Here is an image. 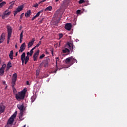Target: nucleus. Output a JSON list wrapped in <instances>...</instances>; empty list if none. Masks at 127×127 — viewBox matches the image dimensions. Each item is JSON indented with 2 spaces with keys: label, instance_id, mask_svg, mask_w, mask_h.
Wrapping results in <instances>:
<instances>
[{
  "label": "nucleus",
  "instance_id": "nucleus-15",
  "mask_svg": "<svg viewBox=\"0 0 127 127\" xmlns=\"http://www.w3.org/2000/svg\"><path fill=\"white\" fill-rule=\"evenodd\" d=\"M4 39H5V34L4 33H3L0 36V44L1 43H2V42H3Z\"/></svg>",
  "mask_w": 127,
  "mask_h": 127
},
{
  "label": "nucleus",
  "instance_id": "nucleus-6",
  "mask_svg": "<svg viewBox=\"0 0 127 127\" xmlns=\"http://www.w3.org/2000/svg\"><path fill=\"white\" fill-rule=\"evenodd\" d=\"M18 109L20 110V113H23L25 111V108H24V104H19L17 105Z\"/></svg>",
  "mask_w": 127,
  "mask_h": 127
},
{
  "label": "nucleus",
  "instance_id": "nucleus-22",
  "mask_svg": "<svg viewBox=\"0 0 127 127\" xmlns=\"http://www.w3.org/2000/svg\"><path fill=\"white\" fill-rule=\"evenodd\" d=\"M71 57V65H73V64L75 63V62H76V63H78V62L77 61V60H76L75 58H73V57Z\"/></svg>",
  "mask_w": 127,
  "mask_h": 127
},
{
  "label": "nucleus",
  "instance_id": "nucleus-30",
  "mask_svg": "<svg viewBox=\"0 0 127 127\" xmlns=\"http://www.w3.org/2000/svg\"><path fill=\"white\" fill-rule=\"evenodd\" d=\"M84 2H85V0H80L79 1V4L84 3Z\"/></svg>",
  "mask_w": 127,
  "mask_h": 127
},
{
  "label": "nucleus",
  "instance_id": "nucleus-25",
  "mask_svg": "<svg viewBox=\"0 0 127 127\" xmlns=\"http://www.w3.org/2000/svg\"><path fill=\"white\" fill-rule=\"evenodd\" d=\"M12 84V88L13 89V92L14 93H15V92H16V89H15V88L14 87V85H15V83H11Z\"/></svg>",
  "mask_w": 127,
  "mask_h": 127
},
{
  "label": "nucleus",
  "instance_id": "nucleus-32",
  "mask_svg": "<svg viewBox=\"0 0 127 127\" xmlns=\"http://www.w3.org/2000/svg\"><path fill=\"white\" fill-rule=\"evenodd\" d=\"M80 13H81V10H77L76 11V14H80Z\"/></svg>",
  "mask_w": 127,
  "mask_h": 127
},
{
  "label": "nucleus",
  "instance_id": "nucleus-55",
  "mask_svg": "<svg viewBox=\"0 0 127 127\" xmlns=\"http://www.w3.org/2000/svg\"><path fill=\"white\" fill-rule=\"evenodd\" d=\"M1 61H0V64H1Z\"/></svg>",
  "mask_w": 127,
  "mask_h": 127
},
{
  "label": "nucleus",
  "instance_id": "nucleus-9",
  "mask_svg": "<svg viewBox=\"0 0 127 127\" xmlns=\"http://www.w3.org/2000/svg\"><path fill=\"white\" fill-rule=\"evenodd\" d=\"M64 28L66 30L70 31V30H71V29H72V24L70 23H66L64 26Z\"/></svg>",
  "mask_w": 127,
  "mask_h": 127
},
{
  "label": "nucleus",
  "instance_id": "nucleus-31",
  "mask_svg": "<svg viewBox=\"0 0 127 127\" xmlns=\"http://www.w3.org/2000/svg\"><path fill=\"white\" fill-rule=\"evenodd\" d=\"M38 5H39V3H36L33 6V7H38Z\"/></svg>",
  "mask_w": 127,
  "mask_h": 127
},
{
  "label": "nucleus",
  "instance_id": "nucleus-33",
  "mask_svg": "<svg viewBox=\"0 0 127 127\" xmlns=\"http://www.w3.org/2000/svg\"><path fill=\"white\" fill-rule=\"evenodd\" d=\"M44 1H46L45 0H43L39 2V4H40V3H42V2H44Z\"/></svg>",
  "mask_w": 127,
  "mask_h": 127
},
{
  "label": "nucleus",
  "instance_id": "nucleus-24",
  "mask_svg": "<svg viewBox=\"0 0 127 127\" xmlns=\"http://www.w3.org/2000/svg\"><path fill=\"white\" fill-rule=\"evenodd\" d=\"M48 10V11H51L52 10V6H50L45 8V11Z\"/></svg>",
  "mask_w": 127,
  "mask_h": 127
},
{
  "label": "nucleus",
  "instance_id": "nucleus-56",
  "mask_svg": "<svg viewBox=\"0 0 127 127\" xmlns=\"http://www.w3.org/2000/svg\"><path fill=\"white\" fill-rule=\"evenodd\" d=\"M2 1V0H0V2H1Z\"/></svg>",
  "mask_w": 127,
  "mask_h": 127
},
{
  "label": "nucleus",
  "instance_id": "nucleus-58",
  "mask_svg": "<svg viewBox=\"0 0 127 127\" xmlns=\"http://www.w3.org/2000/svg\"><path fill=\"white\" fill-rule=\"evenodd\" d=\"M20 19H22V18H20Z\"/></svg>",
  "mask_w": 127,
  "mask_h": 127
},
{
  "label": "nucleus",
  "instance_id": "nucleus-47",
  "mask_svg": "<svg viewBox=\"0 0 127 127\" xmlns=\"http://www.w3.org/2000/svg\"><path fill=\"white\" fill-rule=\"evenodd\" d=\"M27 85H29V82L28 81H27Z\"/></svg>",
  "mask_w": 127,
  "mask_h": 127
},
{
  "label": "nucleus",
  "instance_id": "nucleus-7",
  "mask_svg": "<svg viewBox=\"0 0 127 127\" xmlns=\"http://www.w3.org/2000/svg\"><path fill=\"white\" fill-rule=\"evenodd\" d=\"M23 5H20L14 11V16H15L16 15V14H17L18 12H20V11H21V10H22V9H23Z\"/></svg>",
  "mask_w": 127,
  "mask_h": 127
},
{
  "label": "nucleus",
  "instance_id": "nucleus-44",
  "mask_svg": "<svg viewBox=\"0 0 127 127\" xmlns=\"http://www.w3.org/2000/svg\"><path fill=\"white\" fill-rule=\"evenodd\" d=\"M44 38V36H43L40 39V40H42V39H43Z\"/></svg>",
  "mask_w": 127,
  "mask_h": 127
},
{
  "label": "nucleus",
  "instance_id": "nucleus-40",
  "mask_svg": "<svg viewBox=\"0 0 127 127\" xmlns=\"http://www.w3.org/2000/svg\"><path fill=\"white\" fill-rule=\"evenodd\" d=\"M43 22V18L39 21L40 23H42Z\"/></svg>",
  "mask_w": 127,
  "mask_h": 127
},
{
  "label": "nucleus",
  "instance_id": "nucleus-35",
  "mask_svg": "<svg viewBox=\"0 0 127 127\" xmlns=\"http://www.w3.org/2000/svg\"><path fill=\"white\" fill-rule=\"evenodd\" d=\"M58 61H59V58H58V57L56 58V65H57Z\"/></svg>",
  "mask_w": 127,
  "mask_h": 127
},
{
  "label": "nucleus",
  "instance_id": "nucleus-54",
  "mask_svg": "<svg viewBox=\"0 0 127 127\" xmlns=\"http://www.w3.org/2000/svg\"><path fill=\"white\" fill-rule=\"evenodd\" d=\"M60 21V18L58 20V22Z\"/></svg>",
  "mask_w": 127,
  "mask_h": 127
},
{
  "label": "nucleus",
  "instance_id": "nucleus-18",
  "mask_svg": "<svg viewBox=\"0 0 127 127\" xmlns=\"http://www.w3.org/2000/svg\"><path fill=\"white\" fill-rule=\"evenodd\" d=\"M72 59V57H70L66 59L65 63L66 64H70L71 65V60Z\"/></svg>",
  "mask_w": 127,
  "mask_h": 127
},
{
  "label": "nucleus",
  "instance_id": "nucleus-57",
  "mask_svg": "<svg viewBox=\"0 0 127 127\" xmlns=\"http://www.w3.org/2000/svg\"><path fill=\"white\" fill-rule=\"evenodd\" d=\"M26 127V125H24V126H23V127Z\"/></svg>",
  "mask_w": 127,
  "mask_h": 127
},
{
  "label": "nucleus",
  "instance_id": "nucleus-2",
  "mask_svg": "<svg viewBox=\"0 0 127 127\" xmlns=\"http://www.w3.org/2000/svg\"><path fill=\"white\" fill-rule=\"evenodd\" d=\"M27 92V88H25L20 92H19L18 94H15V98L17 101H21V100H24L25 98V94Z\"/></svg>",
  "mask_w": 127,
  "mask_h": 127
},
{
  "label": "nucleus",
  "instance_id": "nucleus-41",
  "mask_svg": "<svg viewBox=\"0 0 127 127\" xmlns=\"http://www.w3.org/2000/svg\"><path fill=\"white\" fill-rule=\"evenodd\" d=\"M22 42V39L20 38V43H21Z\"/></svg>",
  "mask_w": 127,
  "mask_h": 127
},
{
  "label": "nucleus",
  "instance_id": "nucleus-8",
  "mask_svg": "<svg viewBox=\"0 0 127 127\" xmlns=\"http://www.w3.org/2000/svg\"><path fill=\"white\" fill-rule=\"evenodd\" d=\"M39 52L40 51L39 50H37V51L34 54L33 58L34 61H37V59L38 58V56H39Z\"/></svg>",
  "mask_w": 127,
  "mask_h": 127
},
{
  "label": "nucleus",
  "instance_id": "nucleus-19",
  "mask_svg": "<svg viewBox=\"0 0 127 127\" xmlns=\"http://www.w3.org/2000/svg\"><path fill=\"white\" fill-rule=\"evenodd\" d=\"M31 14V10H29L25 13V16H26V17H29Z\"/></svg>",
  "mask_w": 127,
  "mask_h": 127
},
{
  "label": "nucleus",
  "instance_id": "nucleus-49",
  "mask_svg": "<svg viewBox=\"0 0 127 127\" xmlns=\"http://www.w3.org/2000/svg\"><path fill=\"white\" fill-rule=\"evenodd\" d=\"M32 54H33L30 53V56H32Z\"/></svg>",
  "mask_w": 127,
  "mask_h": 127
},
{
  "label": "nucleus",
  "instance_id": "nucleus-5",
  "mask_svg": "<svg viewBox=\"0 0 127 127\" xmlns=\"http://www.w3.org/2000/svg\"><path fill=\"white\" fill-rule=\"evenodd\" d=\"M7 44H9V41L10 40V38L11 37V33H12V28L9 25H7Z\"/></svg>",
  "mask_w": 127,
  "mask_h": 127
},
{
  "label": "nucleus",
  "instance_id": "nucleus-12",
  "mask_svg": "<svg viewBox=\"0 0 127 127\" xmlns=\"http://www.w3.org/2000/svg\"><path fill=\"white\" fill-rule=\"evenodd\" d=\"M26 47V45H25V43H23L20 47V50H19V52L20 53H22L23 51L25 50V48Z\"/></svg>",
  "mask_w": 127,
  "mask_h": 127
},
{
  "label": "nucleus",
  "instance_id": "nucleus-36",
  "mask_svg": "<svg viewBox=\"0 0 127 127\" xmlns=\"http://www.w3.org/2000/svg\"><path fill=\"white\" fill-rule=\"evenodd\" d=\"M36 76L37 77H38L39 76V71H36Z\"/></svg>",
  "mask_w": 127,
  "mask_h": 127
},
{
  "label": "nucleus",
  "instance_id": "nucleus-42",
  "mask_svg": "<svg viewBox=\"0 0 127 127\" xmlns=\"http://www.w3.org/2000/svg\"><path fill=\"white\" fill-rule=\"evenodd\" d=\"M39 46H40V45H39V44H37L36 45V46H35V47H39Z\"/></svg>",
  "mask_w": 127,
  "mask_h": 127
},
{
  "label": "nucleus",
  "instance_id": "nucleus-10",
  "mask_svg": "<svg viewBox=\"0 0 127 127\" xmlns=\"http://www.w3.org/2000/svg\"><path fill=\"white\" fill-rule=\"evenodd\" d=\"M5 111V106L3 105L2 103L0 104V115H1L2 113H4Z\"/></svg>",
  "mask_w": 127,
  "mask_h": 127
},
{
  "label": "nucleus",
  "instance_id": "nucleus-50",
  "mask_svg": "<svg viewBox=\"0 0 127 127\" xmlns=\"http://www.w3.org/2000/svg\"><path fill=\"white\" fill-rule=\"evenodd\" d=\"M46 54H49L48 52H47V51H46Z\"/></svg>",
  "mask_w": 127,
  "mask_h": 127
},
{
  "label": "nucleus",
  "instance_id": "nucleus-29",
  "mask_svg": "<svg viewBox=\"0 0 127 127\" xmlns=\"http://www.w3.org/2000/svg\"><path fill=\"white\" fill-rule=\"evenodd\" d=\"M45 56V55L44 54H43L41 56H40V59H43Z\"/></svg>",
  "mask_w": 127,
  "mask_h": 127
},
{
  "label": "nucleus",
  "instance_id": "nucleus-20",
  "mask_svg": "<svg viewBox=\"0 0 127 127\" xmlns=\"http://www.w3.org/2000/svg\"><path fill=\"white\" fill-rule=\"evenodd\" d=\"M19 119L20 121H23V120L24 119V118H23V112H20L19 115Z\"/></svg>",
  "mask_w": 127,
  "mask_h": 127
},
{
  "label": "nucleus",
  "instance_id": "nucleus-48",
  "mask_svg": "<svg viewBox=\"0 0 127 127\" xmlns=\"http://www.w3.org/2000/svg\"><path fill=\"white\" fill-rule=\"evenodd\" d=\"M15 47L16 49H17V45H16Z\"/></svg>",
  "mask_w": 127,
  "mask_h": 127
},
{
  "label": "nucleus",
  "instance_id": "nucleus-51",
  "mask_svg": "<svg viewBox=\"0 0 127 127\" xmlns=\"http://www.w3.org/2000/svg\"><path fill=\"white\" fill-rule=\"evenodd\" d=\"M8 127H11V126H10V125H8Z\"/></svg>",
  "mask_w": 127,
  "mask_h": 127
},
{
  "label": "nucleus",
  "instance_id": "nucleus-4",
  "mask_svg": "<svg viewBox=\"0 0 127 127\" xmlns=\"http://www.w3.org/2000/svg\"><path fill=\"white\" fill-rule=\"evenodd\" d=\"M17 115V111H15V113L8 119L5 127H8V125H12V124H13V122H14V119H15Z\"/></svg>",
  "mask_w": 127,
  "mask_h": 127
},
{
  "label": "nucleus",
  "instance_id": "nucleus-28",
  "mask_svg": "<svg viewBox=\"0 0 127 127\" xmlns=\"http://www.w3.org/2000/svg\"><path fill=\"white\" fill-rule=\"evenodd\" d=\"M20 38H21V39H23V31H22L20 34Z\"/></svg>",
  "mask_w": 127,
  "mask_h": 127
},
{
  "label": "nucleus",
  "instance_id": "nucleus-14",
  "mask_svg": "<svg viewBox=\"0 0 127 127\" xmlns=\"http://www.w3.org/2000/svg\"><path fill=\"white\" fill-rule=\"evenodd\" d=\"M5 67H6V65L5 64H3L1 67L0 68V74L3 75L4 74V69H5Z\"/></svg>",
  "mask_w": 127,
  "mask_h": 127
},
{
  "label": "nucleus",
  "instance_id": "nucleus-38",
  "mask_svg": "<svg viewBox=\"0 0 127 127\" xmlns=\"http://www.w3.org/2000/svg\"><path fill=\"white\" fill-rule=\"evenodd\" d=\"M24 14V13H23L21 14L20 15V18H22V17H23V15Z\"/></svg>",
  "mask_w": 127,
  "mask_h": 127
},
{
  "label": "nucleus",
  "instance_id": "nucleus-13",
  "mask_svg": "<svg viewBox=\"0 0 127 127\" xmlns=\"http://www.w3.org/2000/svg\"><path fill=\"white\" fill-rule=\"evenodd\" d=\"M48 64H49V62L48 60H45L42 64H40V66L44 65V67H48Z\"/></svg>",
  "mask_w": 127,
  "mask_h": 127
},
{
  "label": "nucleus",
  "instance_id": "nucleus-39",
  "mask_svg": "<svg viewBox=\"0 0 127 127\" xmlns=\"http://www.w3.org/2000/svg\"><path fill=\"white\" fill-rule=\"evenodd\" d=\"M33 50H33V49H31V50H30V53H32V54H33Z\"/></svg>",
  "mask_w": 127,
  "mask_h": 127
},
{
  "label": "nucleus",
  "instance_id": "nucleus-26",
  "mask_svg": "<svg viewBox=\"0 0 127 127\" xmlns=\"http://www.w3.org/2000/svg\"><path fill=\"white\" fill-rule=\"evenodd\" d=\"M3 13L4 15H9V14H10V12H8V11L7 10L5 11Z\"/></svg>",
  "mask_w": 127,
  "mask_h": 127
},
{
  "label": "nucleus",
  "instance_id": "nucleus-23",
  "mask_svg": "<svg viewBox=\"0 0 127 127\" xmlns=\"http://www.w3.org/2000/svg\"><path fill=\"white\" fill-rule=\"evenodd\" d=\"M11 67H12V65L11 64V62L9 61L7 64V70H9Z\"/></svg>",
  "mask_w": 127,
  "mask_h": 127
},
{
  "label": "nucleus",
  "instance_id": "nucleus-46",
  "mask_svg": "<svg viewBox=\"0 0 127 127\" xmlns=\"http://www.w3.org/2000/svg\"><path fill=\"white\" fill-rule=\"evenodd\" d=\"M36 48H37V47H35V46L34 47V48H33L32 49H33V50H34V49H35Z\"/></svg>",
  "mask_w": 127,
  "mask_h": 127
},
{
  "label": "nucleus",
  "instance_id": "nucleus-45",
  "mask_svg": "<svg viewBox=\"0 0 127 127\" xmlns=\"http://www.w3.org/2000/svg\"><path fill=\"white\" fill-rule=\"evenodd\" d=\"M39 45H40L41 44V41H39V43L38 44Z\"/></svg>",
  "mask_w": 127,
  "mask_h": 127
},
{
  "label": "nucleus",
  "instance_id": "nucleus-37",
  "mask_svg": "<svg viewBox=\"0 0 127 127\" xmlns=\"http://www.w3.org/2000/svg\"><path fill=\"white\" fill-rule=\"evenodd\" d=\"M5 15H4V13H3V15H2V19H4V18H5Z\"/></svg>",
  "mask_w": 127,
  "mask_h": 127
},
{
  "label": "nucleus",
  "instance_id": "nucleus-59",
  "mask_svg": "<svg viewBox=\"0 0 127 127\" xmlns=\"http://www.w3.org/2000/svg\"><path fill=\"white\" fill-rule=\"evenodd\" d=\"M57 70H56L55 71V73H56V71H57Z\"/></svg>",
  "mask_w": 127,
  "mask_h": 127
},
{
  "label": "nucleus",
  "instance_id": "nucleus-11",
  "mask_svg": "<svg viewBox=\"0 0 127 127\" xmlns=\"http://www.w3.org/2000/svg\"><path fill=\"white\" fill-rule=\"evenodd\" d=\"M16 80H17V74L15 73L13 74L11 84H15Z\"/></svg>",
  "mask_w": 127,
  "mask_h": 127
},
{
  "label": "nucleus",
  "instance_id": "nucleus-16",
  "mask_svg": "<svg viewBox=\"0 0 127 127\" xmlns=\"http://www.w3.org/2000/svg\"><path fill=\"white\" fill-rule=\"evenodd\" d=\"M42 12H43V10H41L40 11H39L35 16H34L32 19L31 20L33 21L35 18H37V17H38L40 15V13H42Z\"/></svg>",
  "mask_w": 127,
  "mask_h": 127
},
{
  "label": "nucleus",
  "instance_id": "nucleus-53",
  "mask_svg": "<svg viewBox=\"0 0 127 127\" xmlns=\"http://www.w3.org/2000/svg\"><path fill=\"white\" fill-rule=\"evenodd\" d=\"M55 1L57 2V1H59V0H56Z\"/></svg>",
  "mask_w": 127,
  "mask_h": 127
},
{
  "label": "nucleus",
  "instance_id": "nucleus-21",
  "mask_svg": "<svg viewBox=\"0 0 127 127\" xmlns=\"http://www.w3.org/2000/svg\"><path fill=\"white\" fill-rule=\"evenodd\" d=\"M9 57L10 59H11V60H13V51L12 50L10 52V54L9 55Z\"/></svg>",
  "mask_w": 127,
  "mask_h": 127
},
{
  "label": "nucleus",
  "instance_id": "nucleus-52",
  "mask_svg": "<svg viewBox=\"0 0 127 127\" xmlns=\"http://www.w3.org/2000/svg\"><path fill=\"white\" fill-rule=\"evenodd\" d=\"M17 53H18L17 52L16 53L15 56H17Z\"/></svg>",
  "mask_w": 127,
  "mask_h": 127
},
{
  "label": "nucleus",
  "instance_id": "nucleus-1",
  "mask_svg": "<svg viewBox=\"0 0 127 127\" xmlns=\"http://www.w3.org/2000/svg\"><path fill=\"white\" fill-rule=\"evenodd\" d=\"M65 48L64 49L62 50L63 53H67V54H70V51L72 53L74 51V44L71 41H69L66 43L65 45ZM69 48V49H68Z\"/></svg>",
  "mask_w": 127,
  "mask_h": 127
},
{
  "label": "nucleus",
  "instance_id": "nucleus-17",
  "mask_svg": "<svg viewBox=\"0 0 127 127\" xmlns=\"http://www.w3.org/2000/svg\"><path fill=\"white\" fill-rule=\"evenodd\" d=\"M34 41H35V39H32V40L28 44V48H30V47H31V46L33 45V44H34Z\"/></svg>",
  "mask_w": 127,
  "mask_h": 127
},
{
  "label": "nucleus",
  "instance_id": "nucleus-3",
  "mask_svg": "<svg viewBox=\"0 0 127 127\" xmlns=\"http://www.w3.org/2000/svg\"><path fill=\"white\" fill-rule=\"evenodd\" d=\"M30 53L29 52L27 53V56L25 57V53H23L21 56V60L22 61V65L25 63V64H27V62L29 61V56Z\"/></svg>",
  "mask_w": 127,
  "mask_h": 127
},
{
  "label": "nucleus",
  "instance_id": "nucleus-34",
  "mask_svg": "<svg viewBox=\"0 0 127 127\" xmlns=\"http://www.w3.org/2000/svg\"><path fill=\"white\" fill-rule=\"evenodd\" d=\"M59 36L60 38H62V37H63V34H60L59 35Z\"/></svg>",
  "mask_w": 127,
  "mask_h": 127
},
{
  "label": "nucleus",
  "instance_id": "nucleus-27",
  "mask_svg": "<svg viewBox=\"0 0 127 127\" xmlns=\"http://www.w3.org/2000/svg\"><path fill=\"white\" fill-rule=\"evenodd\" d=\"M6 2H5V1H2V2L0 3V8L3 6L4 4H6Z\"/></svg>",
  "mask_w": 127,
  "mask_h": 127
},
{
  "label": "nucleus",
  "instance_id": "nucleus-43",
  "mask_svg": "<svg viewBox=\"0 0 127 127\" xmlns=\"http://www.w3.org/2000/svg\"><path fill=\"white\" fill-rule=\"evenodd\" d=\"M51 52H52V55H53V56H54V51H53V50H51Z\"/></svg>",
  "mask_w": 127,
  "mask_h": 127
}]
</instances>
